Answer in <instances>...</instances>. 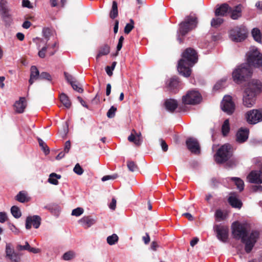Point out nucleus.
Listing matches in <instances>:
<instances>
[{
    "mask_svg": "<svg viewBox=\"0 0 262 262\" xmlns=\"http://www.w3.org/2000/svg\"><path fill=\"white\" fill-rule=\"evenodd\" d=\"M45 46L43 47L40 50H39L38 52V56L40 58H44L46 56V52L47 51V49L48 48L49 45L47 46V45H45Z\"/></svg>",
    "mask_w": 262,
    "mask_h": 262,
    "instance_id": "de8ad7c7",
    "label": "nucleus"
},
{
    "mask_svg": "<svg viewBox=\"0 0 262 262\" xmlns=\"http://www.w3.org/2000/svg\"><path fill=\"white\" fill-rule=\"evenodd\" d=\"M202 100L200 93L195 90L188 91L187 94L182 97L183 103L185 104L195 105L199 103Z\"/></svg>",
    "mask_w": 262,
    "mask_h": 262,
    "instance_id": "6e6552de",
    "label": "nucleus"
},
{
    "mask_svg": "<svg viewBox=\"0 0 262 262\" xmlns=\"http://www.w3.org/2000/svg\"><path fill=\"white\" fill-rule=\"evenodd\" d=\"M30 78L29 80L30 85H32L34 81L39 79V72L35 66H32L30 69Z\"/></svg>",
    "mask_w": 262,
    "mask_h": 262,
    "instance_id": "b1692460",
    "label": "nucleus"
},
{
    "mask_svg": "<svg viewBox=\"0 0 262 262\" xmlns=\"http://www.w3.org/2000/svg\"><path fill=\"white\" fill-rule=\"evenodd\" d=\"M215 219L217 221H221L225 219V216L221 209H217L215 213Z\"/></svg>",
    "mask_w": 262,
    "mask_h": 262,
    "instance_id": "a19ab883",
    "label": "nucleus"
},
{
    "mask_svg": "<svg viewBox=\"0 0 262 262\" xmlns=\"http://www.w3.org/2000/svg\"><path fill=\"white\" fill-rule=\"evenodd\" d=\"M230 129L229 120L227 119L224 121L222 127V132L223 136H226L229 133Z\"/></svg>",
    "mask_w": 262,
    "mask_h": 262,
    "instance_id": "f704fd0d",
    "label": "nucleus"
},
{
    "mask_svg": "<svg viewBox=\"0 0 262 262\" xmlns=\"http://www.w3.org/2000/svg\"><path fill=\"white\" fill-rule=\"evenodd\" d=\"M117 178H118V175L117 174H114L112 175H107L103 176L101 180L102 181L104 182L109 180H114Z\"/></svg>",
    "mask_w": 262,
    "mask_h": 262,
    "instance_id": "864d4df0",
    "label": "nucleus"
},
{
    "mask_svg": "<svg viewBox=\"0 0 262 262\" xmlns=\"http://www.w3.org/2000/svg\"><path fill=\"white\" fill-rule=\"evenodd\" d=\"M247 122L250 124H255L262 121V111L253 109L248 111L245 114Z\"/></svg>",
    "mask_w": 262,
    "mask_h": 262,
    "instance_id": "9d476101",
    "label": "nucleus"
},
{
    "mask_svg": "<svg viewBox=\"0 0 262 262\" xmlns=\"http://www.w3.org/2000/svg\"><path fill=\"white\" fill-rule=\"evenodd\" d=\"M7 219V214L5 212H0V222L4 223Z\"/></svg>",
    "mask_w": 262,
    "mask_h": 262,
    "instance_id": "13d9d810",
    "label": "nucleus"
},
{
    "mask_svg": "<svg viewBox=\"0 0 262 262\" xmlns=\"http://www.w3.org/2000/svg\"><path fill=\"white\" fill-rule=\"evenodd\" d=\"M160 141L162 150L164 151H166L168 150V145L166 144L165 141L162 139H160Z\"/></svg>",
    "mask_w": 262,
    "mask_h": 262,
    "instance_id": "bf43d9fd",
    "label": "nucleus"
},
{
    "mask_svg": "<svg viewBox=\"0 0 262 262\" xmlns=\"http://www.w3.org/2000/svg\"><path fill=\"white\" fill-rule=\"evenodd\" d=\"M110 52V48L107 45L102 46L99 49V53L96 56V58L98 59L100 56L106 55Z\"/></svg>",
    "mask_w": 262,
    "mask_h": 262,
    "instance_id": "c85d7f7f",
    "label": "nucleus"
},
{
    "mask_svg": "<svg viewBox=\"0 0 262 262\" xmlns=\"http://www.w3.org/2000/svg\"><path fill=\"white\" fill-rule=\"evenodd\" d=\"M15 252L14 250L11 248V245L10 244H7L6 246V257H9L12 254V253H14Z\"/></svg>",
    "mask_w": 262,
    "mask_h": 262,
    "instance_id": "603ef678",
    "label": "nucleus"
},
{
    "mask_svg": "<svg viewBox=\"0 0 262 262\" xmlns=\"http://www.w3.org/2000/svg\"><path fill=\"white\" fill-rule=\"evenodd\" d=\"M255 7L258 10L262 11V2L258 1L256 2L255 4Z\"/></svg>",
    "mask_w": 262,
    "mask_h": 262,
    "instance_id": "774afa93",
    "label": "nucleus"
},
{
    "mask_svg": "<svg viewBox=\"0 0 262 262\" xmlns=\"http://www.w3.org/2000/svg\"><path fill=\"white\" fill-rule=\"evenodd\" d=\"M231 10V7H229L227 4H223L221 5L219 8H216L215 11L216 16H226L229 14L230 11Z\"/></svg>",
    "mask_w": 262,
    "mask_h": 262,
    "instance_id": "6ab92c4d",
    "label": "nucleus"
},
{
    "mask_svg": "<svg viewBox=\"0 0 262 262\" xmlns=\"http://www.w3.org/2000/svg\"><path fill=\"white\" fill-rule=\"evenodd\" d=\"M0 15L6 26H10L12 23L10 9L8 7V2L6 0L0 1Z\"/></svg>",
    "mask_w": 262,
    "mask_h": 262,
    "instance_id": "0eeeda50",
    "label": "nucleus"
},
{
    "mask_svg": "<svg viewBox=\"0 0 262 262\" xmlns=\"http://www.w3.org/2000/svg\"><path fill=\"white\" fill-rule=\"evenodd\" d=\"M249 129L245 128H241L236 133V140L238 143L245 142L248 138Z\"/></svg>",
    "mask_w": 262,
    "mask_h": 262,
    "instance_id": "a211bd4d",
    "label": "nucleus"
},
{
    "mask_svg": "<svg viewBox=\"0 0 262 262\" xmlns=\"http://www.w3.org/2000/svg\"><path fill=\"white\" fill-rule=\"evenodd\" d=\"M213 229L216 232L217 238L221 242L226 243L228 237V228L221 224L215 225Z\"/></svg>",
    "mask_w": 262,
    "mask_h": 262,
    "instance_id": "f8f14e48",
    "label": "nucleus"
},
{
    "mask_svg": "<svg viewBox=\"0 0 262 262\" xmlns=\"http://www.w3.org/2000/svg\"><path fill=\"white\" fill-rule=\"evenodd\" d=\"M229 204L234 208H241L242 206V202L237 198L234 193H231L228 198Z\"/></svg>",
    "mask_w": 262,
    "mask_h": 262,
    "instance_id": "4be33fe9",
    "label": "nucleus"
},
{
    "mask_svg": "<svg viewBox=\"0 0 262 262\" xmlns=\"http://www.w3.org/2000/svg\"><path fill=\"white\" fill-rule=\"evenodd\" d=\"M252 35L254 39L258 42H261V36L260 30L257 28H254L252 29Z\"/></svg>",
    "mask_w": 262,
    "mask_h": 262,
    "instance_id": "72a5a7b5",
    "label": "nucleus"
},
{
    "mask_svg": "<svg viewBox=\"0 0 262 262\" xmlns=\"http://www.w3.org/2000/svg\"><path fill=\"white\" fill-rule=\"evenodd\" d=\"M15 199L20 203L28 202L30 201V198L28 196V193L25 191H19L16 195Z\"/></svg>",
    "mask_w": 262,
    "mask_h": 262,
    "instance_id": "a878e982",
    "label": "nucleus"
},
{
    "mask_svg": "<svg viewBox=\"0 0 262 262\" xmlns=\"http://www.w3.org/2000/svg\"><path fill=\"white\" fill-rule=\"evenodd\" d=\"M59 99L61 103L67 108L70 107L71 102L68 96L64 93H61L59 95Z\"/></svg>",
    "mask_w": 262,
    "mask_h": 262,
    "instance_id": "cd10ccee",
    "label": "nucleus"
},
{
    "mask_svg": "<svg viewBox=\"0 0 262 262\" xmlns=\"http://www.w3.org/2000/svg\"><path fill=\"white\" fill-rule=\"evenodd\" d=\"M74 172L78 175H81L83 173V170L79 164L77 163L73 169Z\"/></svg>",
    "mask_w": 262,
    "mask_h": 262,
    "instance_id": "09e8293b",
    "label": "nucleus"
},
{
    "mask_svg": "<svg viewBox=\"0 0 262 262\" xmlns=\"http://www.w3.org/2000/svg\"><path fill=\"white\" fill-rule=\"evenodd\" d=\"M64 75L66 79L70 84L76 81L74 77L72 75L69 74V73L64 72Z\"/></svg>",
    "mask_w": 262,
    "mask_h": 262,
    "instance_id": "3c124183",
    "label": "nucleus"
},
{
    "mask_svg": "<svg viewBox=\"0 0 262 262\" xmlns=\"http://www.w3.org/2000/svg\"><path fill=\"white\" fill-rule=\"evenodd\" d=\"M118 15V6L116 1H113L112 7L110 13V16L111 18L114 19L117 17Z\"/></svg>",
    "mask_w": 262,
    "mask_h": 262,
    "instance_id": "2f4dec72",
    "label": "nucleus"
},
{
    "mask_svg": "<svg viewBox=\"0 0 262 262\" xmlns=\"http://www.w3.org/2000/svg\"><path fill=\"white\" fill-rule=\"evenodd\" d=\"M116 200L115 198H113L112 200V202L109 204V208L113 210H114L116 209Z\"/></svg>",
    "mask_w": 262,
    "mask_h": 262,
    "instance_id": "052dcab7",
    "label": "nucleus"
},
{
    "mask_svg": "<svg viewBox=\"0 0 262 262\" xmlns=\"http://www.w3.org/2000/svg\"><path fill=\"white\" fill-rule=\"evenodd\" d=\"M232 233L234 238L241 239L245 244V250L247 253L252 251L259 237V232L258 231L252 230L248 233L245 225L237 222L233 223Z\"/></svg>",
    "mask_w": 262,
    "mask_h": 262,
    "instance_id": "f03ea898",
    "label": "nucleus"
},
{
    "mask_svg": "<svg viewBox=\"0 0 262 262\" xmlns=\"http://www.w3.org/2000/svg\"><path fill=\"white\" fill-rule=\"evenodd\" d=\"M22 6L23 7L28 8L29 9L33 8V6L31 4V3L29 0H23L22 1Z\"/></svg>",
    "mask_w": 262,
    "mask_h": 262,
    "instance_id": "4d7b16f0",
    "label": "nucleus"
},
{
    "mask_svg": "<svg viewBox=\"0 0 262 262\" xmlns=\"http://www.w3.org/2000/svg\"><path fill=\"white\" fill-rule=\"evenodd\" d=\"M96 223V219L93 217L92 216H84L78 221V223L84 228L87 229Z\"/></svg>",
    "mask_w": 262,
    "mask_h": 262,
    "instance_id": "f3484780",
    "label": "nucleus"
},
{
    "mask_svg": "<svg viewBox=\"0 0 262 262\" xmlns=\"http://www.w3.org/2000/svg\"><path fill=\"white\" fill-rule=\"evenodd\" d=\"M247 180L251 183H262V172L260 170H253L248 175Z\"/></svg>",
    "mask_w": 262,
    "mask_h": 262,
    "instance_id": "2eb2a0df",
    "label": "nucleus"
},
{
    "mask_svg": "<svg viewBox=\"0 0 262 262\" xmlns=\"http://www.w3.org/2000/svg\"><path fill=\"white\" fill-rule=\"evenodd\" d=\"M253 190L254 191H259V192H262V186L261 185H255L253 186Z\"/></svg>",
    "mask_w": 262,
    "mask_h": 262,
    "instance_id": "0e129e2a",
    "label": "nucleus"
},
{
    "mask_svg": "<svg viewBox=\"0 0 262 262\" xmlns=\"http://www.w3.org/2000/svg\"><path fill=\"white\" fill-rule=\"evenodd\" d=\"M66 154H67V152H65L64 151H62L61 152H60L58 155L56 157V160H60L62 158H63Z\"/></svg>",
    "mask_w": 262,
    "mask_h": 262,
    "instance_id": "e2e57ef3",
    "label": "nucleus"
},
{
    "mask_svg": "<svg viewBox=\"0 0 262 262\" xmlns=\"http://www.w3.org/2000/svg\"><path fill=\"white\" fill-rule=\"evenodd\" d=\"M221 107L223 111L228 115L232 114L235 108V105L230 96H225L221 102Z\"/></svg>",
    "mask_w": 262,
    "mask_h": 262,
    "instance_id": "ddd939ff",
    "label": "nucleus"
},
{
    "mask_svg": "<svg viewBox=\"0 0 262 262\" xmlns=\"http://www.w3.org/2000/svg\"><path fill=\"white\" fill-rule=\"evenodd\" d=\"M247 37V31L244 26L236 27L230 31V38L236 41H242Z\"/></svg>",
    "mask_w": 262,
    "mask_h": 262,
    "instance_id": "1a4fd4ad",
    "label": "nucleus"
},
{
    "mask_svg": "<svg viewBox=\"0 0 262 262\" xmlns=\"http://www.w3.org/2000/svg\"><path fill=\"white\" fill-rule=\"evenodd\" d=\"M39 79H47L49 81L51 80V76L49 73L47 72H42L39 76Z\"/></svg>",
    "mask_w": 262,
    "mask_h": 262,
    "instance_id": "5fc2aeb1",
    "label": "nucleus"
},
{
    "mask_svg": "<svg viewBox=\"0 0 262 262\" xmlns=\"http://www.w3.org/2000/svg\"><path fill=\"white\" fill-rule=\"evenodd\" d=\"M127 166L129 170L131 171H135L137 170V166L133 161H129L127 162Z\"/></svg>",
    "mask_w": 262,
    "mask_h": 262,
    "instance_id": "8fccbe9b",
    "label": "nucleus"
},
{
    "mask_svg": "<svg viewBox=\"0 0 262 262\" xmlns=\"http://www.w3.org/2000/svg\"><path fill=\"white\" fill-rule=\"evenodd\" d=\"M134 28V21L132 19H130L129 23L127 24L125 26L124 33L127 34H129Z\"/></svg>",
    "mask_w": 262,
    "mask_h": 262,
    "instance_id": "58836bf2",
    "label": "nucleus"
},
{
    "mask_svg": "<svg viewBox=\"0 0 262 262\" xmlns=\"http://www.w3.org/2000/svg\"><path fill=\"white\" fill-rule=\"evenodd\" d=\"M75 256L74 252L69 251L66 252L62 256V258L65 260H70L73 258Z\"/></svg>",
    "mask_w": 262,
    "mask_h": 262,
    "instance_id": "79ce46f5",
    "label": "nucleus"
},
{
    "mask_svg": "<svg viewBox=\"0 0 262 262\" xmlns=\"http://www.w3.org/2000/svg\"><path fill=\"white\" fill-rule=\"evenodd\" d=\"M71 85L73 89L77 92L79 93H82L83 92V89L76 84V81H75V82H73Z\"/></svg>",
    "mask_w": 262,
    "mask_h": 262,
    "instance_id": "6e6d98bb",
    "label": "nucleus"
},
{
    "mask_svg": "<svg viewBox=\"0 0 262 262\" xmlns=\"http://www.w3.org/2000/svg\"><path fill=\"white\" fill-rule=\"evenodd\" d=\"M226 79L224 78L218 81L213 87L214 90H219L222 89L226 86Z\"/></svg>",
    "mask_w": 262,
    "mask_h": 262,
    "instance_id": "e433bc0d",
    "label": "nucleus"
},
{
    "mask_svg": "<svg viewBox=\"0 0 262 262\" xmlns=\"http://www.w3.org/2000/svg\"><path fill=\"white\" fill-rule=\"evenodd\" d=\"M117 108L114 106H112L107 112V117L109 118H113L115 115Z\"/></svg>",
    "mask_w": 262,
    "mask_h": 262,
    "instance_id": "a18cd8bd",
    "label": "nucleus"
},
{
    "mask_svg": "<svg viewBox=\"0 0 262 262\" xmlns=\"http://www.w3.org/2000/svg\"><path fill=\"white\" fill-rule=\"evenodd\" d=\"M230 179L233 181L236 185L237 188L240 191H242L244 190V181L236 177H232L230 178Z\"/></svg>",
    "mask_w": 262,
    "mask_h": 262,
    "instance_id": "7c9ffc66",
    "label": "nucleus"
},
{
    "mask_svg": "<svg viewBox=\"0 0 262 262\" xmlns=\"http://www.w3.org/2000/svg\"><path fill=\"white\" fill-rule=\"evenodd\" d=\"M198 61L196 51L192 48H187L182 53V58L178 63V71L184 77H189L191 73V68Z\"/></svg>",
    "mask_w": 262,
    "mask_h": 262,
    "instance_id": "7ed1b4c3",
    "label": "nucleus"
},
{
    "mask_svg": "<svg viewBox=\"0 0 262 262\" xmlns=\"http://www.w3.org/2000/svg\"><path fill=\"white\" fill-rule=\"evenodd\" d=\"M232 156L231 145L226 144L222 146L214 156L217 163H223L227 161Z\"/></svg>",
    "mask_w": 262,
    "mask_h": 262,
    "instance_id": "423d86ee",
    "label": "nucleus"
},
{
    "mask_svg": "<svg viewBox=\"0 0 262 262\" xmlns=\"http://www.w3.org/2000/svg\"><path fill=\"white\" fill-rule=\"evenodd\" d=\"M38 141L39 146L42 148L45 154H48L50 152V150L45 142L40 138H38Z\"/></svg>",
    "mask_w": 262,
    "mask_h": 262,
    "instance_id": "ea45409f",
    "label": "nucleus"
},
{
    "mask_svg": "<svg viewBox=\"0 0 262 262\" xmlns=\"http://www.w3.org/2000/svg\"><path fill=\"white\" fill-rule=\"evenodd\" d=\"M41 224V217L37 215L29 216L26 218L25 227L27 229H30L32 226L35 229H38Z\"/></svg>",
    "mask_w": 262,
    "mask_h": 262,
    "instance_id": "4468645a",
    "label": "nucleus"
},
{
    "mask_svg": "<svg viewBox=\"0 0 262 262\" xmlns=\"http://www.w3.org/2000/svg\"><path fill=\"white\" fill-rule=\"evenodd\" d=\"M164 105L166 110L172 113L177 108L178 103L177 100L169 99L165 101Z\"/></svg>",
    "mask_w": 262,
    "mask_h": 262,
    "instance_id": "5701e85b",
    "label": "nucleus"
},
{
    "mask_svg": "<svg viewBox=\"0 0 262 262\" xmlns=\"http://www.w3.org/2000/svg\"><path fill=\"white\" fill-rule=\"evenodd\" d=\"M168 85L170 90L175 93L179 85L178 78L177 77L171 78L169 80Z\"/></svg>",
    "mask_w": 262,
    "mask_h": 262,
    "instance_id": "bb28decb",
    "label": "nucleus"
},
{
    "mask_svg": "<svg viewBox=\"0 0 262 262\" xmlns=\"http://www.w3.org/2000/svg\"><path fill=\"white\" fill-rule=\"evenodd\" d=\"M223 22V19L221 18H213L211 22L212 27L217 28Z\"/></svg>",
    "mask_w": 262,
    "mask_h": 262,
    "instance_id": "37998d69",
    "label": "nucleus"
},
{
    "mask_svg": "<svg viewBox=\"0 0 262 262\" xmlns=\"http://www.w3.org/2000/svg\"><path fill=\"white\" fill-rule=\"evenodd\" d=\"M242 5H238L233 8H231L229 14H231V17L233 19H237L241 16Z\"/></svg>",
    "mask_w": 262,
    "mask_h": 262,
    "instance_id": "393cba45",
    "label": "nucleus"
},
{
    "mask_svg": "<svg viewBox=\"0 0 262 262\" xmlns=\"http://www.w3.org/2000/svg\"><path fill=\"white\" fill-rule=\"evenodd\" d=\"M60 178L61 176L60 174L52 173L50 174L48 181L50 184L56 185L58 184V179H60Z\"/></svg>",
    "mask_w": 262,
    "mask_h": 262,
    "instance_id": "c756f323",
    "label": "nucleus"
},
{
    "mask_svg": "<svg viewBox=\"0 0 262 262\" xmlns=\"http://www.w3.org/2000/svg\"><path fill=\"white\" fill-rule=\"evenodd\" d=\"M84 212V210L82 208L78 207L72 210L71 215L75 216H79Z\"/></svg>",
    "mask_w": 262,
    "mask_h": 262,
    "instance_id": "c03bdc74",
    "label": "nucleus"
},
{
    "mask_svg": "<svg viewBox=\"0 0 262 262\" xmlns=\"http://www.w3.org/2000/svg\"><path fill=\"white\" fill-rule=\"evenodd\" d=\"M11 213L12 215L16 219L19 218L21 215L20 209L16 206H13L11 208Z\"/></svg>",
    "mask_w": 262,
    "mask_h": 262,
    "instance_id": "c9c22d12",
    "label": "nucleus"
},
{
    "mask_svg": "<svg viewBox=\"0 0 262 262\" xmlns=\"http://www.w3.org/2000/svg\"><path fill=\"white\" fill-rule=\"evenodd\" d=\"M128 140L130 142H134L136 145H141L142 142L141 133H137L135 130H133L131 135L128 136Z\"/></svg>",
    "mask_w": 262,
    "mask_h": 262,
    "instance_id": "aec40b11",
    "label": "nucleus"
},
{
    "mask_svg": "<svg viewBox=\"0 0 262 262\" xmlns=\"http://www.w3.org/2000/svg\"><path fill=\"white\" fill-rule=\"evenodd\" d=\"M186 145L188 149L195 154H199L200 148L198 140L193 138H189L186 140Z\"/></svg>",
    "mask_w": 262,
    "mask_h": 262,
    "instance_id": "dca6fc26",
    "label": "nucleus"
},
{
    "mask_svg": "<svg viewBox=\"0 0 262 262\" xmlns=\"http://www.w3.org/2000/svg\"><path fill=\"white\" fill-rule=\"evenodd\" d=\"M247 63L237 66L232 72L233 81L237 83L246 81L247 78L252 76V66L255 67L262 66V54L256 48L252 47L247 53Z\"/></svg>",
    "mask_w": 262,
    "mask_h": 262,
    "instance_id": "f257e3e1",
    "label": "nucleus"
},
{
    "mask_svg": "<svg viewBox=\"0 0 262 262\" xmlns=\"http://www.w3.org/2000/svg\"><path fill=\"white\" fill-rule=\"evenodd\" d=\"M12 262H20V258L19 254L16 252L12 253V255L8 257Z\"/></svg>",
    "mask_w": 262,
    "mask_h": 262,
    "instance_id": "49530a36",
    "label": "nucleus"
},
{
    "mask_svg": "<svg viewBox=\"0 0 262 262\" xmlns=\"http://www.w3.org/2000/svg\"><path fill=\"white\" fill-rule=\"evenodd\" d=\"M118 240L119 237L115 233H114L112 235L107 236L106 238L107 243L110 246L115 245L116 243H118Z\"/></svg>",
    "mask_w": 262,
    "mask_h": 262,
    "instance_id": "473e14b6",
    "label": "nucleus"
},
{
    "mask_svg": "<svg viewBox=\"0 0 262 262\" xmlns=\"http://www.w3.org/2000/svg\"><path fill=\"white\" fill-rule=\"evenodd\" d=\"M183 216L187 217L189 221H191L193 220V217L192 215L189 213H184L182 214Z\"/></svg>",
    "mask_w": 262,
    "mask_h": 262,
    "instance_id": "338daca9",
    "label": "nucleus"
},
{
    "mask_svg": "<svg viewBox=\"0 0 262 262\" xmlns=\"http://www.w3.org/2000/svg\"><path fill=\"white\" fill-rule=\"evenodd\" d=\"M27 105L26 99L25 97H20L18 101H16L14 104L15 111L18 113L24 112Z\"/></svg>",
    "mask_w": 262,
    "mask_h": 262,
    "instance_id": "412c9836",
    "label": "nucleus"
},
{
    "mask_svg": "<svg viewBox=\"0 0 262 262\" xmlns=\"http://www.w3.org/2000/svg\"><path fill=\"white\" fill-rule=\"evenodd\" d=\"M262 84L257 79H252L248 83L243 97V105L247 107H252L257 96L261 92Z\"/></svg>",
    "mask_w": 262,
    "mask_h": 262,
    "instance_id": "20e7f679",
    "label": "nucleus"
},
{
    "mask_svg": "<svg viewBox=\"0 0 262 262\" xmlns=\"http://www.w3.org/2000/svg\"><path fill=\"white\" fill-rule=\"evenodd\" d=\"M71 148V143L70 141H67L65 143L64 148L63 151L65 152L68 153Z\"/></svg>",
    "mask_w": 262,
    "mask_h": 262,
    "instance_id": "680f3d73",
    "label": "nucleus"
},
{
    "mask_svg": "<svg viewBox=\"0 0 262 262\" xmlns=\"http://www.w3.org/2000/svg\"><path fill=\"white\" fill-rule=\"evenodd\" d=\"M197 24V18L194 15L186 17L184 21L180 24L179 29L177 31V40L180 43L183 42L181 36H185L188 32L194 29Z\"/></svg>",
    "mask_w": 262,
    "mask_h": 262,
    "instance_id": "39448f33",
    "label": "nucleus"
},
{
    "mask_svg": "<svg viewBox=\"0 0 262 262\" xmlns=\"http://www.w3.org/2000/svg\"><path fill=\"white\" fill-rule=\"evenodd\" d=\"M158 247H159V245L156 242H152L151 243L150 248L152 250H154V251L157 250V249Z\"/></svg>",
    "mask_w": 262,
    "mask_h": 262,
    "instance_id": "69168bd1",
    "label": "nucleus"
},
{
    "mask_svg": "<svg viewBox=\"0 0 262 262\" xmlns=\"http://www.w3.org/2000/svg\"><path fill=\"white\" fill-rule=\"evenodd\" d=\"M54 31L49 28H44L42 29V35L46 39V41H44V39L38 37H36L33 39V41L36 43L37 49H39L41 46V43L43 42L45 45H47L48 41L50 39L52 36L54 35Z\"/></svg>",
    "mask_w": 262,
    "mask_h": 262,
    "instance_id": "9b49d317",
    "label": "nucleus"
},
{
    "mask_svg": "<svg viewBox=\"0 0 262 262\" xmlns=\"http://www.w3.org/2000/svg\"><path fill=\"white\" fill-rule=\"evenodd\" d=\"M48 209H49V210L51 212V213L53 215H54L56 216H58L60 211V207L58 206L52 205V206H49L48 208Z\"/></svg>",
    "mask_w": 262,
    "mask_h": 262,
    "instance_id": "4c0bfd02",
    "label": "nucleus"
}]
</instances>
